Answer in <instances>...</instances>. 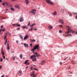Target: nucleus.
Masks as SVG:
<instances>
[{
	"label": "nucleus",
	"mask_w": 77,
	"mask_h": 77,
	"mask_svg": "<svg viewBox=\"0 0 77 77\" xmlns=\"http://www.w3.org/2000/svg\"><path fill=\"white\" fill-rule=\"evenodd\" d=\"M66 27L67 28V30L68 31V32H65L66 34H68V33H69V32H70V33H72V34L74 33H75V31H74L73 30H71V28L69 27V26H67Z\"/></svg>",
	"instance_id": "nucleus-1"
},
{
	"label": "nucleus",
	"mask_w": 77,
	"mask_h": 77,
	"mask_svg": "<svg viewBox=\"0 0 77 77\" xmlns=\"http://www.w3.org/2000/svg\"><path fill=\"white\" fill-rule=\"evenodd\" d=\"M50 0H46V2L48 4L53 6L54 5V3L53 2L50 1Z\"/></svg>",
	"instance_id": "nucleus-2"
},
{
	"label": "nucleus",
	"mask_w": 77,
	"mask_h": 77,
	"mask_svg": "<svg viewBox=\"0 0 77 77\" xmlns=\"http://www.w3.org/2000/svg\"><path fill=\"white\" fill-rule=\"evenodd\" d=\"M31 59H32V61L33 62H35V61H36V56L34 55H33L30 57Z\"/></svg>",
	"instance_id": "nucleus-3"
},
{
	"label": "nucleus",
	"mask_w": 77,
	"mask_h": 77,
	"mask_svg": "<svg viewBox=\"0 0 77 77\" xmlns=\"http://www.w3.org/2000/svg\"><path fill=\"white\" fill-rule=\"evenodd\" d=\"M30 76L31 77H36V75H37V74H35V72L33 71L32 72V73H31L30 74Z\"/></svg>",
	"instance_id": "nucleus-4"
},
{
	"label": "nucleus",
	"mask_w": 77,
	"mask_h": 77,
	"mask_svg": "<svg viewBox=\"0 0 77 77\" xmlns=\"http://www.w3.org/2000/svg\"><path fill=\"white\" fill-rule=\"evenodd\" d=\"M34 50H36V49H37V50H39V45H35L34 48H33Z\"/></svg>",
	"instance_id": "nucleus-5"
},
{
	"label": "nucleus",
	"mask_w": 77,
	"mask_h": 77,
	"mask_svg": "<svg viewBox=\"0 0 77 77\" xmlns=\"http://www.w3.org/2000/svg\"><path fill=\"white\" fill-rule=\"evenodd\" d=\"M28 38H29V35H26L23 38V40H25V39H28Z\"/></svg>",
	"instance_id": "nucleus-6"
},
{
	"label": "nucleus",
	"mask_w": 77,
	"mask_h": 77,
	"mask_svg": "<svg viewBox=\"0 0 77 77\" xmlns=\"http://www.w3.org/2000/svg\"><path fill=\"white\" fill-rule=\"evenodd\" d=\"M22 74V71L21 70H19L18 72V75L19 76L21 75V74Z\"/></svg>",
	"instance_id": "nucleus-7"
},
{
	"label": "nucleus",
	"mask_w": 77,
	"mask_h": 77,
	"mask_svg": "<svg viewBox=\"0 0 77 77\" xmlns=\"http://www.w3.org/2000/svg\"><path fill=\"white\" fill-rule=\"evenodd\" d=\"M6 5L8 6V7H10L11 6V4L10 3H8L7 2H6Z\"/></svg>",
	"instance_id": "nucleus-8"
},
{
	"label": "nucleus",
	"mask_w": 77,
	"mask_h": 77,
	"mask_svg": "<svg viewBox=\"0 0 77 77\" xmlns=\"http://www.w3.org/2000/svg\"><path fill=\"white\" fill-rule=\"evenodd\" d=\"M28 62H29V60H27L25 61V64H26V65H29V63H28Z\"/></svg>",
	"instance_id": "nucleus-9"
},
{
	"label": "nucleus",
	"mask_w": 77,
	"mask_h": 77,
	"mask_svg": "<svg viewBox=\"0 0 77 77\" xmlns=\"http://www.w3.org/2000/svg\"><path fill=\"white\" fill-rule=\"evenodd\" d=\"M45 60H43L41 62V63H40V64L42 65H44V64L45 63Z\"/></svg>",
	"instance_id": "nucleus-10"
},
{
	"label": "nucleus",
	"mask_w": 77,
	"mask_h": 77,
	"mask_svg": "<svg viewBox=\"0 0 77 77\" xmlns=\"http://www.w3.org/2000/svg\"><path fill=\"white\" fill-rule=\"evenodd\" d=\"M59 21L62 24H63V21L62 19L59 20Z\"/></svg>",
	"instance_id": "nucleus-11"
},
{
	"label": "nucleus",
	"mask_w": 77,
	"mask_h": 77,
	"mask_svg": "<svg viewBox=\"0 0 77 77\" xmlns=\"http://www.w3.org/2000/svg\"><path fill=\"white\" fill-rule=\"evenodd\" d=\"M24 21V19H23V17H21L20 19V22H22Z\"/></svg>",
	"instance_id": "nucleus-12"
},
{
	"label": "nucleus",
	"mask_w": 77,
	"mask_h": 77,
	"mask_svg": "<svg viewBox=\"0 0 77 77\" xmlns=\"http://www.w3.org/2000/svg\"><path fill=\"white\" fill-rule=\"evenodd\" d=\"M24 45L25 47V48H26V47H27V48H28L29 47V45L27 44H24Z\"/></svg>",
	"instance_id": "nucleus-13"
},
{
	"label": "nucleus",
	"mask_w": 77,
	"mask_h": 77,
	"mask_svg": "<svg viewBox=\"0 0 77 77\" xmlns=\"http://www.w3.org/2000/svg\"><path fill=\"white\" fill-rule=\"evenodd\" d=\"M57 12H56V11H55L52 13V15H57Z\"/></svg>",
	"instance_id": "nucleus-14"
},
{
	"label": "nucleus",
	"mask_w": 77,
	"mask_h": 77,
	"mask_svg": "<svg viewBox=\"0 0 77 77\" xmlns=\"http://www.w3.org/2000/svg\"><path fill=\"white\" fill-rule=\"evenodd\" d=\"M48 28L49 30H51V29H53V26L50 25L48 26Z\"/></svg>",
	"instance_id": "nucleus-15"
},
{
	"label": "nucleus",
	"mask_w": 77,
	"mask_h": 77,
	"mask_svg": "<svg viewBox=\"0 0 77 77\" xmlns=\"http://www.w3.org/2000/svg\"><path fill=\"white\" fill-rule=\"evenodd\" d=\"M2 51H1V53H2V56H3L5 54H4V52H3V48H2Z\"/></svg>",
	"instance_id": "nucleus-16"
},
{
	"label": "nucleus",
	"mask_w": 77,
	"mask_h": 77,
	"mask_svg": "<svg viewBox=\"0 0 77 77\" xmlns=\"http://www.w3.org/2000/svg\"><path fill=\"white\" fill-rule=\"evenodd\" d=\"M22 28H23V29H28L27 27L26 26H23Z\"/></svg>",
	"instance_id": "nucleus-17"
},
{
	"label": "nucleus",
	"mask_w": 77,
	"mask_h": 77,
	"mask_svg": "<svg viewBox=\"0 0 77 77\" xmlns=\"http://www.w3.org/2000/svg\"><path fill=\"white\" fill-rule=\"evenodd\" d=\"M9 43H7V49L8 50H9V49H10V48H9Z\"/></svg>",
	"instance_id": "nucleus-18"
},
{
	"label": "nucleus",
	"mask_w": 77,
	"mask_h": 77,
	"mask_svg": "<svg viewBox=\"0 0 77 77\" xmlns=\"http://www.w3.org/2000/svg\"><path fill=\"white\" fill-rule=\"evenodd\" d=\"M25 2H26V5H28V4H29V2L28 0H25Z\"/></svg>",
	"instance_id": "nucleus-19"
},
{
	"label": "nucleus",
	"mask_w": 77,
	"mask_h": 77,
	"mask_svg": "<svg viewBox=\"0 0 77 77\" xmlns=\"http://www.w3.org/2000/svg\"><path fill=\"white\" fill-rule=\"evenodd\" d=\"M72 36V35L71 34H67L66 35V36Z\"/></svg>",
	"instance_id": "nucleus-20"
},
{
	"label": "nucleus",
	"mask_w": 77,
	"mask_h": 77,
	"mask_svg": "<svg viewBox=\"0 0 77 77\" xmlns=\"http://www.w3.org/2000/svg\"><path fill=\"white\" fill-rule=\"evenodd\" d=\"M15 7L16 8H17V9H20V7L18 5H16L15 6Z\"/></svg>",
	"instance_id": "nucleus-21"
},
{
	"label": "nucleus",
	"mask_w": 77,
	"mask_h": 77,
	"mask_svg": "<svg viewBox=\"0 0 77 77\" xmlns=\"http://www.w3.org/2000/svg\"><path fill=\"white\" fill-rule=\"evenodd\" d=\"M35 23H33L32 25H30L29 26V27H33V26H35Z\"/></svg>",
	"instance_id": "nucleus-22"
},
{
	"label": "nucleus",
	"mask_w": 77,
	"mask_h": 77,
	"mask_svg": "<svg viewBox=\"0 0 77 77\" xmlns=\"http://www.w3.org/2000/svg\"><path fill=\"white\" fill-rule=\"evenodd\" d=\"M35 39H31L30 41V42H35Z\"/></svg>",
	"instance_id": "nucleus-23"
},
{
	"label": "nucleus",
	"mask_w": 77,
	"mask_h": 77,
	"mask_svg": "<svg viewBox=\"0 0 77 77\" xmlns=\"http://www.w3.org/2000/svg\"><path fill=\"white\" fill-rule=\"evenodd\" d=\"M19 37L21 38V39H22V40L23 39V36H22V35H20L19 36Z\"/></svg>",
	"instance_id": "nucleus-24"
},
{
	"label": "nucleus",
	"mask_w": 77,
	"mask_h": 77,
	"mask_svg": "<svg viewBox=\"0 0 77 77\" xmlns=\"http://www.w3.org/2000/svg\"><path fill=\"white\" fill-rule=\"evenodd\" d=\"M68 14L69 15V16H70V17H72V14L69 12H68Z\"/></svg>",
	"instance_id": "nucleus-25"
},
{
	"label": "nucleus",
	"mask_w": 77,
	"mask_h": 77,
	"mask_svg": "<svg viewBox=\"0 0 77 77\" xmlns=\"http://www.w3.org/2000/svg\"><path fill=\"white\" fill-rule=\"evenodd\" d=\"M5 29H4L3 30L2 29H0V33L1 32H2V30H3V31H5Z\"/></svg>",
	"instance_id": "nucleus-26"
},
{
	"label": "nucleus",
	"mask_w": 77,
	"mask_h": 77,
	"mask_svg": "<svg viewBox=\"0 0 77 77\" xmlns=\"http://www.w3.org/2000/svg\"><path fill=\"white\" fill-rule=\"evenodd\" d=\"M33 29V28H31L28 31L29 32L30 31H32Z\"/></svg>",
	"instance_id": "nucleus-27"
},
{
	"label": "nucleus",
	"mask_w": 77,
	"mask_h": 77,
	"mask_svg": "<svg viewBox=\"0 0 77 77\" xmlns=\"http://www.w3.org/2000/svg\"><path fill=\"white\" fill-rule=\"evenodd\" d=\"M11 10L12 11H15V9L12 8H11Z\"/></svg>",
	"instance_id": "nucleus-28"
},
{
	"label": "nucleus",
	"mask_w": 77,
	"mask_h": 77,
	"mask_svg": "<svg viewBox=\"0 0 77 77\" xmlns=\"http://www.w3.org/2000/svg\"><path fill=\"white\" fill-rule=\"evenodd\" d=\"M16 26H17L18 27H20V26H21V25H18V23L16 24Z\"/></svg>",
	"instance_id": "nucleus-29"
},
{
	"label": "nucleus",
	"mask_w": 77,
	"mask_h": 77,
	"mask_svg": "<svg viewBox=\"0 0 77 77\" xmlns=\"http://www.w3.org/2000/svg\"><path fill=\"white\" fill-rule=\"evenodd\" d=\"M35 50H34V48L32 49L31 50V51H33V53H35Z\"/></svg>",
	"instance_id": "nucleus-30"
},
{
	"label": "nucleus",
	"mask_w": 77,
	"mask_h": 77,
	"mask_svg": "<svg viewBox=\"0 0 77 77\" xmlns=\"http://www.w3.org/2000/svg\"><path fill=\"white\" fill-rule=\"evenodd\" d=\"M61 12H62L63 13H64V9H62L61 10Z\"/></svg>",
	"instance_id": "nucleus-31"
},
{
	"label": "nucleus",
	"mask_w": 77,
	"mask_h": 77,
	"mask_svg": "<svg viewBox=\"0 0 77 77\" xmlns=\"http://www.w3.org/2000/svg\"><path fill=\"white\" fill-rule=\"evenodd\" d=\"M20 57L21 59H22V58H23V55H22V54H20Z\"/></svg>",
	"instance_id": "nucleus-32"
},
{
	"label": "nucleus",
	"mask_w": 77,
	"mask_h": 77,
	"mask_svg": "<svg viewBox=\"0 0 77 77\" xmlns=\"http://www.w3.org/2000/svg\"><path fill=\"white\" fill-rule=\"evenodd\" d=\"M5 5H6V2H5L3 3H2V5H3V6H5Z\"/></svg>",
	"instance_id": "nucleus-33"
},
{
	"label": "nucleus",
	"mask_w": 77,
	"mask_h": 77,
	"mask_svg": "<svg viewBox=\"0 0 77 77\" xmlns=\"http://www.w3.org/2000/svg\"><path fill=\"white\" fill-rule=\"evenodd\" d=\"M40 54H38L37 55H36V56H35V57H39V56H40Z\"/></svg>",
	"instance_id": "nucleus-34"
},
{
	"label": "nucleus",
	"mask_w": 77,
	"mask_h": 77,
	"mask_svg": "<svg viewBox=\"0 0 77 77\" xmlns=\"http://www.w3.org/2000/svg\"><path fill=\"white\" fill-rule=\"evenodd\" d=\"M6 37H7V36H6V35H5V37H4V39H5L6 38Z\"/></svg>",
	"instance_id": "nucleus-35"
},
{
	"label": "nucleus",
	"mask_w": 77,
	"mask_h": 77,
	"mask_svg": "<svg viewBox=\"0 0 77 77\" xmlns=\"http://www.w3.org/2000/svg\"><path fill=\"white\" fill-rule=\"evenodd\" d=\"M71 63L72 64H74V61H72Z\"/></svg>",
	"instance_id": "nucleus-36"
},
{
	"label": "nucleus",
	"mask_w": 77,
	"mask_h": 77,
	"mask_svg": "<svg viewBox=\"0 0 77 77\" xmlns=\"http://www.w3.org/2000/svg\"><path fill=\"white\" fill-rule=\"evenodd\" d=\"M32 68H33V67L32 66H31L30 68V70H32Z\"/></svg>",
	"instance_id": "nucleus-37"
},
{
	"label": "nucleus",
	"mask_w": 77,
	"mask_h": 77,
	"mask_svg": "<svg viewBox=\"0 0 77 77\" xmlns=\"http://www.w3.org/2000/svg\"><path fill=\"white\" fill-rule=\"evenodd\" d=\"M15 57H13V60H14L15 59Z\"/></svg>",
	"instance_id": "nucleus-38"
},
{
	"label": "nucleus",
	"mask_w": 77,
	"mask_h": 77,
	"mask_svg": "<svg viewBox=\"0 0 77 77\" xmlns=\"http://www.w3.org/2000/svg\"><path fill=\"white\" fill-rule=\"evenodd\" d=\"M59 27H63V26L62 25H59Z\"/></svg>",
	"instance_id": "nucleus-39"
},
{
	"label": "nucleus",
	"mask_w": 77,
	"mask_h": 77,
	"mask_svg": "<svg viewBox=\"0 0 77 77\" xmlns=\"http://www.w3.org/2000/svg\"><path fill=\"white\" fill-rule=\"evenodd\" d=\"M30 22H29L28 24V26H29L30 25Z\"/></svg>",
	"instance_id": "nucleus-40"
},
{
	"label": "nucleus",
	"mask_w": 77,
	"mask_h": 77,
	"mask_svg": "<svg viewBox=\"0 0 77 77\" xmlns=\"http://www.w3.org/2000/svg\"><path fill=\"white\" fill-rule=\"evenodd\" d=\"M32 13L33 15H35V13L33 11H32Z\"/></svg>",
	"instance_id": "nucleus-41"
},
{
	"label": "nucleus",
	"mask_w": 77,
	"mask_h": 77,
	"mask_svg": "<svg viewBox=\"0 0 77 77\" xmlns=\"http://www.w3.org/2000/svg\"><path fill=\"white\" fill-rule=\"evenodd\" d=\"M67 58H68V57H66L64 59V60H66V59H67Z\"/></svg>",
	"instance_id": "nucleus-42"
},
{
	"label": "nucleus",
	"mask_w": 77,
	"mask_h": 77,
	"mask_svg": "<svg viewBox=\"0 0 77 77\" xmlns=\"http://www.w3.org/2000/svg\"><path fill=\"white\" fill-rule=\"evenodd\" d=\"M12 26H16V24H12Z\"/></svg>",
	"instance_id": "nucleus-43"
},
{
	"label": "nucleus",
	"mask_w": 77,
	"mask_h": 77,
	"mask_svg": "<svg viewBox=\"0 0 77 77\" xmlns=\"http://www.w3.org/2000/svg\"><path fill=\"white\" fill-rule=\"evenodd\" d=\"M1 62H3V59L1 58L0 60Z\"/></svg>",
	"instance_id": "nucleus-44"
},
{
	"label": "nucleus",
	"mask_w": 77,
	"mask_h": 77,
	"mask_svg": "<svg viewBox=\"0 0 77 77\" xmlns=\"http://www.w3.org/2000/svg\"><path fill=\"white\" fill-rule=\"evenodd\" d=\"M34 70H36V71H37V70H38V69H37L36 68H34Z\"/></svg>",
	"instance_id": "nucleus-45"
},
{
	"label": "nucleus",
	"mask_w": 77,
	"mask_h": 77,
	"mask_svg": "<svg viewBox=\"0 0 77 77\" xmlns=\"http://www.w3.org/2000/svg\"><path fill=\"white\" fill-rule=\"evenodd\" d=\"M17 30H20V28L18 27L17 28Z\"/></svg>",
	"instance_id": "nucleus-46"
},
{
	"label": "nucleus",
	"mask_w": 77,
	"mask_h": 77,
	"mask_svg": "<svg viewBox=\"0 0 77 77\" xmlns=\"http://www.w3.org/2000/svg\"><path fill=\"white\" fill-rule=\"evenodd\" d=\"M34 54H35V55H36V54H38V53L35 52V53H34Z\"/></svg>",
	"instance_id": "nucleus-47"
},
{
	"label": "nucleus",
	"mask_w": 77,
	"mask_h": 77,
	"mask_svg": "<svg viewBox=\"0 0 77 77\" xmlns=\"http://www.w3.org/2000/svg\"><path fill=\"white\" fill-rule=\"evenodd\" d=\"M59 33H62V30H60L59 31Z\"/></svg>",
	"instance_id": "nucleus-48"
},
{
	"label": "nucleus",
	"mask_w": 77,
	"mask_h": 77,
	"mask_svg": "<svg viewBox=\"0 0 77 77\" xmlns=\"http://www.w3.org/2000/svg\"><path fill=\"white\" fill-rule=\"evenodd\" d=\"M60 65H62V62H60Z\"/></svg>",
	"instance_id": "nucleus-49"
},
{
	"label": "nucleus",
	"mask_w": 77,
	"mask_h": 77,
	"mask_svg": "<svg viewBox=\"0 0 77 77\" xmlns=\"http://www.w3.org/2000/svg\"><path fill=\"white\" fill-rule=\"evenodd\" d=\"M3 59H5V56H3Z\"/></svg>",
	"instance_id": "nucleus-50"
},
{
	"label": "nucleus",
	"mask_w": 77,
	"mask_h": 77,
	"mask_svg": "<svg viewBox=\"0 0 77 77\" xmlns=\"http://www.w3.org/2000/svg\"><path fill=\"white\" fill-rule=\"evenodd\" d=\"M32 11H36V9H33L32 10Z\"/></svg>",
	"instance_id": "nucleus-51"
},
{
	"label": "nucleus",
	"mask_w": 77,
	"mask_h": 77,
	"mask_svg": "<svg viewBox=\"0 0 77 77\" xmlns=\"http://www.w3.org/2000/svg\"><path fill=\"white\" fill-rule=\"evenodd\" d=\"M30 46L32 47V44H30Z\"/></svg>",
	"instance_id": "nucleus-52"
},
{
	"label": "nucleus",
	"mask_w": 77,
	"mask_h": 77,
	"mask_svg": "<svg viewBox=\"0 0 77 77\" xmlns=\"http://www.w3.org/2000/svg\"><path fill=\"white\" fill-rule=\"evenodd\" d=\"M11 52H12V53H15V52L14 51H11Z\"/></svg>",
	"instance_id": "nucleus-53"
},
{
	"label": "nucleus",
	"mask_w": 77,
	"mask_h": 77,
	"mask_svg": "<svg viewBox=\"0 0 77 77\" xmlns=\"http://www.w3.org/2000/svg\"><path fill=\"white\" fill-rule=\"evenodd\" d=\"M34 30H37V29L35 28L34 29Z\"/></svg>",
	"instance_id": "nucleus-54"
},
{
	"label": "nucleus",
	"mask_w": 77,
	"mask_h": 77,
	"mask_svg": "<svg viewBox=\"0 0 77 77\" xmlns=\"http://www.w3.org/2000/svg\"><path fill=\"white\" fill-rule=\"evenodd\" d=\"M32 12H33V11H30L29 12V13H32Z\"/></svg>",
	"instance_id": "nucleus-55"
},
{
	"label": "nucleus",
	"mask_w": 77,
	"mask_h": 77,
	"mask_svg": "<svg viewBox=\"0 0 77 77\" xmlns=\"http://www.w3.org/2000/svg\"><path fill=\"white\" fill-rule=\"evenodd\" d=\"M6 44H7V42H5V43L4 44L5 45H6Z\"/></svg>",
	"instance_id": "nucleus-56"
},
{
	"label": "nucleus",
	"mask_w": 77,
	"mask_h": 77,
	"mask_svg": "<svg viewBox=\"0 0 77 77\" xmlns=\"http://www.w3.org/2000/svg\"><path fill=\"white\" fill-rule=\"evenodd\" d=\"M73 14H77V13H73Z\"/></svg>",
	"instance_id": "nucleus-57"
},
{
	"label": "nucleus",
	"mask_w": 77,
	"mask_h": 77,
	"mask_svg": "<svg viewBox=\"0 0 77 77\" xmlns=\"http://www.w3.org/2000/svg\"><path fill=\"white\" fill-rule=\"evenodd\" d=\"M0 69H2V66H0Z\"/></svg>",
	"instance_id": "nucleus-58"
},
{
	"label": "nucleus",
	"mask_w": 77,
	"mask_h": 77,
	"mask_svg": "<svg viewBox=\"0 0 77 77\" xmlns=\"http://www.w3.org/2000/svg\"><path fill=\"white\" fill-rule=\"evenodd\" d=\"M5 42H7V39H6Z\"/></svg>",
	"instance_id": "nucleus-59"
},
{
	"label": "nucleus",
	"mask_w": 77,
	"mask_h": 77,
	"mask_svg": "<svg viewBox=\"0 0 77 77\" xmlns=\"http://www.w3.org/2000/svg\"><path fill=\"white\" fill-rule=\"evenodd\" d=\"M16 42L18 43V40L16 41Z\"/></svg>",
	"instance_id": "nucleus-60"
},
{
	"label": "nucleus",
	"mask_w": 77,
	"mask_h": 77,
	"mask_svg": "<svg viewBox=\"0 0 77 77\" xmlns=\"http://www.w3.org/2000/svg\"><path fill=\"white\" fill-rule=\"evenodd\" d=\"M3 25H2V26H1V28H3Z\"/></svg>",
	"instance_id": "nucleus-61"
},
{
	"label": "nucleus",
	"mask_w": 77,
	"mask_h": 77,
	"mask_svg": "<svg viewBox=\"0 0 77 77\" xmlns=\"http://www.w3.org/2000/svg\"><path fill=\"white\" fill-rule=\"evenodd\" d=\"M75 18H76V19H77V16H76L75 17Z\"/></svg>",
	"instance_id": "nucleus-62"
},
{
	"label": "nucleus",
	"mask_w": 77,
	"mask_h": 77,
	"mask_svg": "<svg viewBox=\"0 0 77 77\" xmlns=\"http://www.w3.org/2000/svg\"><path fill=\"white\" fill-rule=\"evenodd\" d=\"M2 2V0H0V2Z\"/></svg>",
	"instance_id": "nucleus-63"
},
{
	"label": "nucleus",
	"mask_w": 77,
	"mask_h": 77,
	"mask_svg": "<svg viewBox=\"0 0 77 77\" xmlns=\"http://www.w3.org/2000/svg\"><path fill=\"white\" fill-rule=\"evenodd\" d=\"M70 68V66H69V69Z\"/></svg>",
	"instance_id": "nucleus-64"
}]
</instances>
